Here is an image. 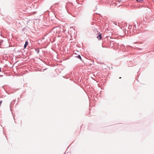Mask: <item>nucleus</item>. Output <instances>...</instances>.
I'll return each instance as SVG.
<instances>
[{
  "label": "nucleus",
  "instance_id": "obj_11",
  "mask_svg": "<svg viewBox=\"0 0 154 154\" xmlns=\"http://www.w3.org/2000/svg\"><path fill=\"white\" fill-rule=\"evenodd\" d=\"M119 2H120L121 1V0H118Z\"/></svg>",
  "mask_w": 154,
  "mask_h": 154
},
{
  "label": "nucleus",
  "instance_id": "obj_12",
  "mask_svg": "<svg viewBox=\"0 0 154 154\" xmlns=\"http://www.w3.org/2000/svg\"><path fill=\"white\" fill-rule=\"evenodd\" d=\"M1 71V68H0V72Z\"/></svg>",
  "mask_w": 154,
  "mask_h": 154
},
{
  "label": "nucleus",
  "instance_id": "obj_4",
  "mask_svg": "<svg viewBox=\"0 0 154 154\" xmlns=\"http://www.w3.org/2000/svg\"><path fill=\"white\" fill-rule=\"evenodd\" d=\"M28 45V42L27 41H26L25 43V44L24 45V48H26L27 45Z\"/></svg>",
  "mask_w": 154,
  "mask_h": 154
},
{
  "label": "nucleus",
  "instance_id": "obj_8",
  "mask_svg": "<svg viewBox=\"0 0 154 154\" xmlns=\"http://www.w3.org/2000/svg\"><path fill=\"white\" fill-rule=\"evenodd\" d=\"M114 24H115L116 25H117V22H114Z\"/></svg>",
  "mask_w": 154,
  "mask_h": 154
},
{
  "label": "nucleus",
  "instance_id": "obj_1",
  "mask_svg": "<svg viewBox=\"0 0 154 154\" xmlns=\"http://www.w3.org/2000/svg\"><path fill=\"white\" fill-rule=\"evenodd\" d=\"M61 31V28L59 27H57L53 28L52 30L53 32L54 33L57 35H59L60 34Z\"/></svg>",
  "mask_w": 154,
  "mask_h": 154
},
{
  "label": "nucleus",
  "instance_id": "obj_5",
  "mask_svg": "<svg viewBox=\"0 0 154 154\" xmlns=\"http://www.w3.org/2000/svg\"><path fill=\"white\" fill-rule=\"evenodd\" d=\"M137 2L140 3H142L143 2V0H136Z\"/></svg>",
  "mask_w": 154,
  "mask_h": 154
},
{
  "label": "nucleus",
  "instance_id": "obj_6",
  "mask_svg": "<svg viewBox=\"0 0 154 154\" xmlns=\"http://www.w3.org/2000/svg\"><path fill=\"white\" fill-rule=\"evenodd\" d=\"M35 51L37 54H38L39 52V50L38 49H35Z\"/></svg>",
  "mask_w": 154,
  "mask_h": 154
},
{
  "label": "nucleus",
  "instance_id": "obj_9",
  "mask_svg": "<svg viewBox=\"0 0 154 154\" xmlns=\"http://www.w3.org/2000/svg\"><path fill=\"white\" fill-rule=\"evenodd\" d=\"M2 103V101H0V106H1V104Z\"/></svg>",
  "mask_w": 154,
  "mask_h": 154
},
{
  "label": "nucleus",
  "instance_id": "obj_7",
  "mask_svg": "<svg viewBox=\"0 0 154 154\" xmlns=\"http://www.w3.org/2000/svg\"><path fill=\"white\" fill-rule=\"evenodd\" d=\"M77 57L79 58V59H80L81 60V57L80 56V55H79Z\"/></svg>",
  "mask_w": 154,
  "mask_h": 154
},
{
  "label": "nucleus",
  "instance_id": "obj_2",
  "mask_svg": "<svg viewBox=\"0 0 154 154\" xmlns=\"http://www.w3.org/2000/svg\"><path fill=\"white\" fill-rule=\"evenodd\" d=\"M97 38L99 40H100L102 39V35L101 34H99L97 36Z\"/></svg>",
  "mask_w": 154,
  "mask_h": 154
},
{
  "label": "nucleus",
  "instance_id": "obj_13",
  "mask_svg": "<svg viewBox=\"0 0 154 154\" xmlns=\"http://www.w3.org/2000/svg\"><path fill=\"white\" fill-rule=\"evenodd\" d=\"M68 13H69V11H67Z\"/></svg>",
  "mask_w": 154,
  "mask_h": 154
},
{
  "label": "nucleus",
  "instance_id": "obj_3",
  "mask_svg": "<svg viewBox=\"0 0 154 154\" xmlns=\"http://www.w3.org/2000/svg\"><path fill=\"white\" fill-rule=\"evenodd\" d=\"M15 100L12 101L11 102L10 104V108L11 109L12 107V106L13 105L14 103H15Z\"/></svg>",
  "mask_w": 154,
  "mask_h": 154
},
{
  "label": "nucleus",
  "instance_id": "obj_10",
  "mask_svg": "<svg viewBox=\"0 0 154 154\" xmlns=\"http://www.w3.org/2000/svg\"><path fill=\"white\" fill-rule=\"evenodd\" d=\"M71 15H72V16H73V17H75V15H74L73 14H71Z\"/></svg>",
  "mask_w": 154,
  "mask_h": 154
}]
</instances>
